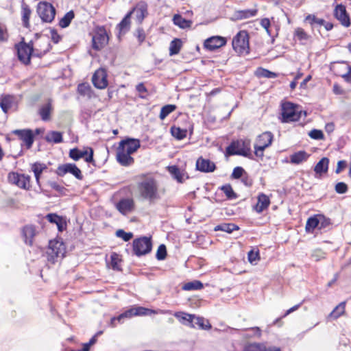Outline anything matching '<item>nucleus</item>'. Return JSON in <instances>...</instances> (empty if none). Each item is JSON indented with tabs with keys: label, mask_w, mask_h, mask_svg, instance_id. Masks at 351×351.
I'll return each instance as SVG.
<instances>
[{
	"label": "nucleus",
	"mask_w": 351,
	"mask_h": 351,
	"mask_svg": "<svg viewBox=\"0 0 351 351\" xmlns=\"http://www.w3.org/2000/svg\"><path fill=\"white\" fill-rule=\"evenodd\" d=\"M93 47L96 50L102 49L108 42V37L106 32H97L92 38Z\"/></svg>",
	"instance_id": "20"
},
{
	"label": "nucleus",
	"mask_w": 351,
	"mask_h": 351,
	"mask_svg": "<svg viewBox=\"0 0 351 351\" xmlns=\"http://www.w3.org/2000/svg\"><path fill=\"white\" fill-rule=\"evenodd\" d=\"M258 13L257 9H247L237 10L234 12V16L237 20H242L255 16Z\"/></svg>",
	"instance_id": "26"
},
{
	"label": "nucleus",
	"mask_w": 351,
	"mask_h": 351,
	"mask_svg": "<svg viewBox=\"0 0 351 351\" xmlns=\"http://www.w3.org/2000/svg\"><path fill=\"white\" fill-rule=\"evenodd\" d=\"M119 258L117 254L111 255V266L114 270H120L118 265Z\"/></svg>",
	"instance_id": "60"
},
{
	"label": "nucleus",
	"mask_w": 351,
	"mask_h": 351,
	"mask_svg": "<svg viewBox=\"0 0 351 351\" xmlns=\"http://www.w3.org/2000/svg\"><path fill=\"white\" fill-rule=\"evenodd\" d=\"M131 12H128L121 21L117 25V28L119 31V34H125L130 29Z\"/></svg>",
	"instance_id": "30"
},
{
	"label": "nucleus",
	"mask_w": 351,
	"mask_h": 351,
	"mask_svg": "<svg viewBox=\"0 0 351 351\" xmlns=\"http://www.w3.org/2000/svg\"><path fill=\"white\" fill-rule=\"evenodd\" d=\"M74 16L75 14L73 10L66 12L64 16L60 20L59 25L62 28L68 27L70 25L71 21L73 19Z\"/></svg>",
	"instance_id": "43"
},
{
	"label": "nucleus",
	"mask_w": 351,
	"mask_h": 351,
	"mask_svg": "<svg viewBox=\"0 0 351 351\" xmlns=\"http://www.w3.org/2000/svg\"><path fill=\"white\" fill-rule=\"evenodd\" d=\"M167 256V248L164 244H161L159 245L156 257L158 261L164 260Z\"/></svg>",
	"instance_id": "51"
},
{
	"label": "nucleus",
	"mask_w": 351,
	"mask_h": 351,
	"mask_svg": "<svg viewBox=\"0 0 351 351\" xmlns=\"http://www.w3.org/2000/svg\"><path fill=\"white\" fill-rule=\"evenodd\" d=\"M243 351H281L275 346L267 347L263 343H250L245 346Z\"/></svg>",
	"instance_id": "22"
},
{
	"label": "nucleus",
	"mask_w": 351,
	"mask_h": 351,
	"mask_svg": "<svg viewBox=\"0 0 351 351\" xmlns=\"http://www.w3.org/2000/svg\"><path fill=\"white\" fill-rule=\"evenodd\" d=\"M227 43L225 37L215 36L207 38L204 43V47L209 51H214L223 46Z\"/></svg>",
	"instance_id": "16"
},
{
	"label": "nucleus",
	"mask_w": 351,
	"mask_h": 351,
	"mask_svg": "<svg viewBox=\"0 0 351 351\" xmlns=\"http://www.w3.org/2000/svg\"><path fill=\"white\" fill-rule=\"evenodd\" d=\"M52 110V106L50 102H48L41 106L39 109V114L43 121H48L50 119V114Z\"/></svg>",
	"instance_id": "36"
},
{
	"label": "nucleus",
	"mask_w": 351,
	"mask_h": 351,
	"mask_svg": "<svg viewBox=\"0 0 351 351\" xmlns=\"http://www.w3.org/2000/svg\"><path fill=\"white\" fill-rule=\"evenodd\" d=\"M335 16L345 27L350 25V20L347 14L346 7L343 5H337L335 9Z\"/></svg>",
	"instance_id": "19"
},
{
	"label": "nucleus",
	"mask_w": 351,
	"mask_h": 351,
	"mask_svg": "<svg viewBox=\"0 0 351 351\" xmlns=\"http://www.w3.org/2000/svg\"><path fill=\"white\" fill-rule=\"evenodd\" d=\"M32 11L29 7L26 4L22 5V21L24 27H29V18Z\"/></svg>",
	"instance_id": "39"
},
{
	"label": "nucleus",
	"mask_w": 351,
	"mask_h": 351,
	"mask_svg": "<svg viewBox=\"0 0 351 351\" xmlns=\"http://www.w3.org/2000/svg\"><path fill=\"white\" fill-rule=\"evenodd\" d=\"M305 20L309 22L311 25L317 24L319 25H322L325 23V21L324 19L317 18L315 15L313 14H308L306 17Z\"/></svg>",
	"instance_id": "53"
},
{
	"label": "nucleus",
	"mask_w": 351,
	"mask_h": 351,
	"mask_svg": "<svg viewBox=\"0 0 351 351\" xmlns=\"http://www.w3.org/2000/svg\"><path fill=\"white\" fill-rule=\"evenodd\" d=\"M244 143L239 141L232 142L226 149V156L239 155L247 156L249 149L243 147Z\"/></svg>",
	"instance_id": "14"
},
{
	"label": "nucleus",
	"mask_w": 351,
	"mask_h": 351,
	"mask_svg": "<svg viewBox=\"0 0 351 351\" xmlns=\"http://www.w3.org/2000/svg\"><path fill=\"white\" fill-rule=\"evenodd\" d=\"M270 201L269 197L265 194H261L258 197V201L255 206V209L258 212H262L269 205Z\"/></svg>",
	"instance_id": "29"
},
{
	"label": "nucleus",
	"mask_w": 351,
	"mask_h": 351,
	"mask_svg": "<svg viewBox=\"0 0 351 351\" xmlns=\"http://www.w3.org/2000/svg\"><path fill=\"white\" fill-rule=\"evenodd\" d=\"M233 49L240 55L248 54L250 52L249 35L246 31L239 32L234 36L232 42Z\"/></svg>",
	"instance_id": "5"
},
{
	"label": "nucleus",
	"mask_w": 351,
	"mask_h": 351,
	"mask_svg": "<svg viewBox=\"0 0 351 351\" xmlns=\"http://www.w3.org/2000/svg\"><path fill=\"white\" fill-rule=\"evenodd\" d=\"M256 76L259 77H265V78H275L278 76V74L272 71H270L266 69H263L262 67L258 68L256 71Z\"/></svg>",
	"instance_id": "45"
},
{
	"label": "nucleus",
	"mask_w": 351,
	"mask_h": 351,
	"mask_svg": "<svg viewBox=\"0 0 351 351\" xmlns=\"http://www.w3.org/2000/svg\"><path fill=\"white\" fill-rule=\"evenodd\" d=\"M115 235L119 238H121L124 241H129L134 236L132 232H126L123 229L117 230Z\"/></svg>",
	"instance_id": "50"
},
{
	"label": "nucleus",
	"mask_w": 351,
	"mask_h": 351,
	"mask_svg": "<svg viewBox=\"0 0 351 351\" xmlns=\"http://www.w3.org/2000/svg\"><path fill=\"white\" fill-rule=\"evenodd\" d=\"M294 35L300 41L307 40L309 38L308 35L305 32V31L300 27L295 29Z\"/></svg>",
	"instance_id": "52"
},
{
	"label": "nucleus",
	"mask_w": 351,
	"mask_h": 351,
	"mask_svg": "<svg viewBox=\"0 0 351 351\" xmlns=\"http://www.w3.org/2000/svg\"><path fill=\"white\" fill-rule=\"evenodd\" d=\"M51 38L54 43H58L60 39V36L58 34L57 31L54 29L50 30Z\"/></svg>",
	"instance_id": "62"
},
{
	"label": "nucleus",
	"mask_w": 351,
	"mask_h": 351,
	"mask_svg": "<svg viewBox=\"0 0 351 351\" xmlns=\"http://www.w3.org/2000/svg\"><path fill=\"white\" fill-rule=\"evenodd\" d=\"M174 317L183 325L192 328L194 315L189 314L182 311L176 312Z\"/></svg>",
	"instance_id": "25"
},
{
	"label": "nucleus",
	"mask_w": 351,
	"mask_h": 351,
	"mask_svg": "<svg viewBox=\"0 0 351 351\" xmlns=\"http://www.w3.org/2000/svg\"><path fill=\"white\" fill-rule=\"evenodd\" d=\"M168 171L171 176L179 183H182L185 179L189 178L184 171L180 170L176 165L168 167Z\"/></svg>",
	"instance_id": "24"
},
{
	"label": "nucleus",
	"mask_w": 351,
	"mask_h": 351,
	"mask_svg": "<svg viewBox=\"0 0 351 351\" xmlns=\"http://www.w3.org/2000/svg\"><path fill=\"white\" fill-rule=\"evenodd\" d=\"M335 191H336V192L337 193L343 194V193L347 192V191H348V186L344 182H338L335 185Z\"/></svg>",
	"instance_id": "58"
},
{
	"label": "nucleus",
	"mask_w": 351,
	"mask_h": 351,
	"mask_svg": "<svg viewBox=\"0 0 351 351\" xmlns=\"http://www.w3.org/2000/svg\"><path fill=\"white\" fill-rule=\"evenodd\" d=\"M171 132L173 137L178 140H182L186 136L187 130L179 127L173 126L171 128Z\"/></svg>",
	"instance_id": "44"
},
{
	"label": "nucleus",
	"mask_w": 351,
	"mask_h": 351,
	"mask_svg": "<svg viewBox=\"0 0 351 351\" xmlns=\"http://www.w3.org/2000/svg\"><path fill=\"white\" fill-rule=\"evenodd\" d=\"M134 254L137 256H141L149 254L152 249L151 237H142L136 239L132 242Z\"/></svg>",
	"instance_id": "6"
},
{
	"label": "nucleus",
	"mask_w": 351,
	"mask_h": 351,
	"mask_svg": "<svg viewBox=\"0 0 351 351\" xmlns=\"http://www.w3.org/2000/svg\"><path fill=\"white\" fill-rule=\"evenodd\" d=\"M47 168V165L44 163L35 162L32 166V169L34 173V176L38 184H40V178L43 171Z\"/></svg>",
	"instance_id": "33"
},
{
	"label": "nucleus",
	"mask_w": 351,
	"mask_h": 351,
	"mask_svg": "<svg viewBox=\"0 0 351 351\" xmlns=\"http://www.w3.org/2000/svg\"><path fill=\"white\" fill-rule=\"evenodd\" d=\"M270 21L267 18H264L261 21V25L266 30L268 35L271 36V31L269 29Z\"/></svg>",
	"instance_id": "59"
},
{
	"label": "nucleus",
	"mask_w": 351,
	"mask_h": 351,
	"mask_svg": "<svg viewBox=\"0 0 351 351\" xmlns=\"http://www.w3.org/2000/svg\"><path fill=\"white\" fill-rule=\"evenodd\" d=\"M196 169L202 172H213L216 169L215 164L209 159L199 157L196 162Z\"/></svg>",
	"instance_id": "18"
},
{
	"label": "nucleus",
	"mask_w": 351,
	"mask_h": 351,
	"mask_svg": "<svg viewBox=\"0 0 351 351\" xmlns=\"http://www.w3.org/2000/svg\"><path fill=\"white\" fill-rule=\"evenodd\" d=\"M221 189L225 193L228 199H234L237 197V194L233 191L230 184L222 186Z\"/></svg>",
	"instance_id": "48"
},
{
	"label": "nucleus",
	"mask_w": 351,
	"mask_h": 351,
	"mask_svg": "<svg viewBox=\"0 0 351 351\" xmlns=\"http://www.w3.org/2000/svg\"><path fill=\"white\" fill-rule=\"evenodd\" d=\"M302 113L306 116V113L303 112L298 106L291 102H285L282 105L281 121L282 123L298 121Z\"/></svg>",
	"instance_id": "3"
},
{
	"label": "nucleus",
	"mask_w": 351,
	"mask_h": 351,
	"mask_svg": "<svg viewBox=\"0 0 351 351\" xmlns=\"http://www.w3.org/2000/svg\"><path fill=\"white\" fill-rule=\"evenodd\" d=\"M19 60L25 64L30 63L31 56L33 52V44L26 43L23 41L16 45Z\"/></svg>",
	"instance_id": "9"
},
{
	"label": "nucleus",
	"mask_w": 351,
	"mask_h": 351,
	"mask_svg": "<svg viewBox=\"0 0 351 351\" xmlns=\"http://www.w3.org/2000/svg\"><path fill=\"white\" fill-rule=\"evenodd\" d=\"M329 159L328 158H322L315 166L314 171L316 174L322 176V173H326L328 169Z\"/></svg>",
	"instance_id": "28"
},
{
	"label": "nucleus",
	"mask_w": 351,
	"mask_h": 351,
	"mask_svg": "<svg viewBox=\"0 0 351 351\" xmlns=\"http://www.w3.org/2000/svg\"><path fill=\"white\" fill-rule=\"evenodd\" d=\"M89 154H88V150H80L77 148L71 149L69 151V157L75 161L79 160L80 158H84V160L86 162L92 163L94 162L93 159V149L88 148Z\"/></svg>",
	"instance_id": "13"
},
{
	"label": "nucleus",
	"mask_w": 351,
	"mask_h": 351,
	"mask_svg": "<svg viewBox=\"0 0 351 351\" xmlns=\"http://www.w3.org/2000/svg\"><path fill=\"white\" fill-rule=\"evenodd\" d=\"M248 261L252 263L254 261H256L259 258V253L258 252H254L251 250L247 254Z\"/></svg>",
	"instance_id": "61"
},
{
	"label": "nucleus",
	"mask_w": 351,
	"mask_h": 351,
	"mask_svg": "<svg viewBox=\"0 0 351 351\" xmlns=\"http://www.w3.org/2000/svg\"><path fill=\"white\" fill-rule=\"evenodd\" d=\"M47 184L53 189H54L58 192H61L64 189L63 186H60L55 181H48Z\"/></svg>",
	"instance_id": "64"
},
{
	"label": "nucleus",
	"mask_w": 351,
	"mask_h": 351,
	"mask_svg": "<svg viewBox=\"0 0 351 351\" xmlns=\"http://www.w3.org/2000/svg\"><path fill=\"white\" fill-rule=\"evenodd\" d=\"M13 103V97L10 95H5L1 99L0 102V106L2 110L5 113H7L8 110L12 107Z\"/></svg>",
	"instance_id": "38"
},
{
	"label": "nucleus",
	"mask_w": 351,
	"mask_h": 351,
	"mask_svg": "<svg viewBox=\"0 0 351 351\" xmlns=\"http://www.w3.org/2000/svg\"><path fill=\"white\" fill-rule=\"evenodd\" d=\"M128 311L130 313V317L138 315H148L154 313V311L142 306L132 308L128 309Z\"/></svg>",
	"instance_id": "34"
},
{
	"label": "nucleus",
	"mask_w": 351,
	"mask_h": 351,
	"mask_svg": "<svg viewBox=\"0 0 351 351\" xmlns=\"http://www.w3.org/2000/svg\"><path fill=\"white\" fill-rule=\"evenodd\" d=\"M204 287L203 283L199 280H193L185 283L182 289L184 291L200 290Z\"/></svg>",
	"instance_id": "40"
},
{
	"label": "nucleus",
	"mask_w": 351,
	"mask_h": 351,
	"mask_svg": "<svg viewBox=\"0 0 351 351\" xmlns=\"http://www.w3.org/2000/svg\"><path fill=\"white\" fill-rule=\"evenodd\" d=\"M56 173L60 177H63L66 173H69L79 180H83L84 178L81 170L74 163H66L59 165Z\"/></svg>",
	"instance_id": "10"
},
{
	"label": "nucleus",
	"mask_w": 351,
	"mask_h": 351,
	"mask_svg": "<svg viewBox=\"0 0 351 351\" xmlns=\"http://www.w3.org/2000/svg\"><path fill=\"white\" fill-rule=\"evenodd\" d=\"M274 136L270 132H265L260 134L254 144V154L257 157L263 158L264 150L271 145Z\"/></svg>",
	"instance_id": "7"
},
{
	"label": "nucleus",
	"mask_w": 351,
	"mask_h": 351,
	"mask_svg": "<svg viewBox=\"0 0 351 351\" xmlns=\"http://www.w3.org/2000/svg\"><path fill=\"white\" fill-rule=\"evenodd\" d=\"M245 173V170L241 167H237L233 169L231 177L233 179H239L242 177L243 173Z\"/></svg>",
	"instance_id": "57"
},
{
	"label": "nucleus",
	"mask_w": 351,
	"mask_h": 351,
	"mask_svg": "<svg viewBox=\"0 0 351 351\" xmlns=\"http://www.w3.org/2000/svg\"><path fill=\"white\" fill-rule=\"evenodd\" d=\"M130 311L127 310L119 316L111 318V325L114 327L117 326L116 322L121 323L125 318H130Z\"/></svg>",
	"instance_id": "49"
},
{
	"label": "nucleus",
	"mask_w": 351,
	"mask_h": 351,
	"mask_svg": "<svg viewBox=\"0 0 351 351\" xmlns=\"http://www.w3.org/2000/svg\"><path fill=\"white\" fill-rule=\"evenodd\" d=\"M141 143L138 139L127 138L122 140L117 149V160L123 166L127 167L134 163L131 154L137 151Z\"/></svg>",
	"instance_id": "2"
},
{
	"label": "nucleus",
	"mask_w": 351,
	"mask_h": 351,
	"mask_svg": "<svg viewBox=\"0 0 351 351\" xmlns=\"http://www.w3.org/2000/svg\"><path fill=\"white\" fill-rule=\"evenodd\" d=\"M346 302H341L339 304L333 311L330 313V317L334 319H337L345 312Z\"/></svg>",
	"instance_id": "46"
},
{
	"label": "nucleus",
	"mask_w": 351,
	"mask_h": 351,
	"mask_svg": "<svg viewBox=\"0 0 351 351\" xmlns=\"http://www.w3.org/2000/svg\"><path fill=\"white\" fill-rule=\"evenodd\" d=\"M23 141L27 149H30L34 141V133L31 129L14 130L12 132Z\"/></svg>",
	"instance_id": "12"
},
{
	"label": "nucleus",
	"mask_w": 351,
	"mask_h": 351,
	"mask_svg": "<svg viewBox=\"0 0 351 351\" xmlns=\"http://www.w3.org/2000/svg\"><path fill=\"white\" fill-rule=\"evenodd\" d=\"M308 135L311 138L315 140H321L324 138V134L322 131L319 130L313 129L309 132Z\"/></svg>",
	"instance_id": "56"
},
{
	"label": "nucleus",
	"mask_w": 351,
	"mask_h": 351,
	"mask_svg": "<svg viewBox=\"0 0 351 351\" xmlns=\"http://www.w3.org/2000/svg\"><path fill=\"white\" fill-rule=\"evenodd\" d=\"M309 157V154L305 151H299L294 153L291 156V162L293 164H300L304 161H306Z\"/></svg>",
	"instance_id": "31"
},
{
	"label": "nucleus",
	"mask_w": 351,
	"mask_h": 351,
	"mask_svg": "<svg viewBox=\"0 0 351 351\" xmlns=\"http://www.w3.org/2000/svg\"><path fill=\"white\" fill-rule=\"evenodd\" d=\"M239 226L234 223H222L215 227L214 230H222L227 233H231L234 230H239Z\"/></svg>",
	"instance_id": "42"
},
{
	"label": "nucleus",
	"mask_w": 351,
	"mask_h": 351,
	"mask_svg": "<svg viewBox=\"0 0 351 351\" xmlns=\"http://www.w3.org/2000/svg\"><path fill=\"white\" fill-rule=\"evenodd\" d=\"M45 140L49 143H60L63 141L62 134L57 131H51L45 136Z\"/></svg>",
	"instance_id": "32"
},
{
	"label": "nucleus",
	"mask_w": 351,
	"mask_h": 351,
	"mask_svg": "<svg viewBox=\"0 0 351 351\" xmlns=\"http://www.w3.org/2000/svg\"><path fill=\"white\" fill-rule=\"evenodd\" d=\"M141 197L151 203L160 200L166 193L165 188H158L156 180L153 178H147L140 182L137 186Z\"/></svg>",
	"instance_id": "1"
},
{
	"label": "nucleus",
	"mask_w": 351,
	"mask_h": 351,
	"mask_svg": "<svg viewBox=\"0 0 351 351\" xmlns=\"http://www.w3.org/2000/svg\"><path fill=\"white\" fill-rule=\"evenodd\" d=\"M37 13L43 22L51 23L55 18L56 9L50 3L40 1L37 5Z\"/></svg>",
	"instance_id": "8"
},
{
	"label": "nucleus",
	"mask_w": 351,
	"mask_h": 351,
	"mask_svg": "<svg viewBox=\"0 0 351 351\" xmlns=\"http://www.w3.org/2000/svg\"><path fill=\"white\" fill-rule=\"evenodd\" d=\"M38 232V230L34 226H25L22 230L25 243L29 245H32L33 243V239Z\"/></svg>",
	"instance_id": "21"
},
{
	"label": "nucleus",
	"mask_w": 351,
	"mask_h": 351,
	"mask_svg": "<svg viewBox=\"0 0 351 351\" xmlns=\"http://www.w3.org/2000/svg\"><path fill=\"white\" fill-rule=\"evenodd\" d=\"M176 106L173 104H167L162 107L159 117L161 120H164L169 114L176 109Z\"/></svg>",
	"instance_id": "47"
},
{
	"label": "nucleus",
	"mask_w": 351,
	"mask_h": 351,
	"mask_svg": "<svg viewBox=\"0 0 351 351\" xmlns=\"http://www.w3.org/2000/svg\"><path fill=\"white\" fill-rule=\"evenodd\" d=\"M93 85L99 89H104L108 86L107 73L105 69L97 70L92 77Z\"/></svg>",
	"instance_id": "15"
},
{
	"label": "nucleus",
	"mask_w": 351,
	"mask_h": 351,
	"mask_svg": "<svg viewBox=\"0 0 351 351\" xmlns=\"http://www.w3.org/2000/svg\"><path fill=\"white\" fill-rule=\"evenodd\" d=\"M129 12H131V15L135 14L137 22L141 23L148 14L147 4L141 1Z\"/></svg>",
	"instance_id": "17"
},
{
	"label": "nucleus",
	"mask_w": 351,
	"mask_h": 351,
	"mask_svg": "<svg viewBox=\"0 0 351 351\" xmlns=\"http://www.w3.org/2000/svg\"><path fill=\"white\" fill-rule=\"evenodd\" d=\"M136 37L140 43H143L145 39V34L143 28H138L136 29Z\"/></svg>",
	"instance_id": "63"
},
{
	"label": "nucleus",
	"mask_w": 351,
	"mask_h": 351,
	"mask_svg": "<svg viewBox=\"0 0 351 351\" xmlns=\"http://www.w3.org/2000/svg\"><path fill=\"white\" fill-rule=\"evenodd\" d=\"M136 90L139 93L141 98L145 99L147 95V89L143 83H139L136 86Z\"/></svg>",
	"instance_id": "55"
},
{
	"label": "nucleus",
	"mask_w": 351,
	"mask_h": 351,
	"mask_svg": "<svg viewBox=\"0 0 351 351\" xmlns=\"http://www.w3.org/2000/svg\"><path fill=\"white\" fill-rule=\"evenodd\" d=\"M134 208V200L131 198L121 199L117 204V208L123 214L130 212Z\"/></svg>",
	"instance_id": "23"
},
{
	"label": "nucleus",
	"mask_w": 351,
	"mask_h": 351,
	"mask_svg": "<svg viewBox=\"0 0 351 351\" xmlns=\"http://www.w3.org/2000/svg\"><path fill=\"white\" fill-rule=\"evenodd\" d=\"M173 23L180 28L184 29L191 27L192 21L186 20L180 14L174 15L173 18Z\"/></svg>",
	"instance_id": "35"
},
{
	"label": "nucleus",
	"mask_w": 351,
	"mask_h": 351,
	"mask_svg": "<svg viewBox=\"0 0 351 351\" xmlns=\"http://www.w3.org/2000/svg\"><path fill=\"white\" fill-rule=\"evenodd\" d=\"M8 180L10 183L14 184L19 188L28 189L30 186V177L16 172L8 173Z\"/></svg>",
	"instance_id": "11"
},
{
	"label": "nucleus",
	"mask_w": 351,
	"mask_h": 351,
	"mask_svg": "<svg viewBox=\"0 0 351 351\" xmlns=\"http://www.w3.org/2000/svg\"><path fill=\"white\" fill-rule=\"evenodd\" d=\"M77 92L82 96H86L90 98L93 94L90 86L87 83L80 84L77 86Z\"/></svg>",
	"instance_id": "41"
},
{
	"label": "nucleus",
	"mask_w": 351,
	"mask_h": 351,
	"mask_svg": "<svg viewBox=\"0 0 351 351\" xmlns=\"http://www.w3.org/2000/svg\"><path fill=\"white\" fill-rule=\"evenodd\" d=\"M193 321V326H192V328H194L197 327L202 330H209L212 327L208 320L202 317H198L194 315Z\"/></svg>",
	"instance_id": "27"
},
{
	"label": "nucleus",
	"mask_w": 351,
	"mask_h": 351,
	"mask_svg": "<svg viewBox=\"0 0 351 351\" xmlns=\"http://www.w3.org/2000/svg\"><path fill=\"white\" fill-rule=\"evenodd\" d=\"M66 253V246L62 239L57 238L50 240L47 250V260L51 263H55L58 257H63Z\"/></svg>",
	"instance_id": "4"
},
{
	"label": "nucleus",
	"mask_w": 351,
	"mask_h": 351,
	"mask_svg": "<svg viewBox=\"0 0 351 351\" xmlns=\"http://www.w3.org/2000/svg\"><path fill=\"white\" fill-rule=\"evenodd\" d=\"M320 221H306V231L313 232L315 228H318Z\"/></svg>",
	"instance_id": "54"
},
{
	"label": "nucleus",
	"mask_w": 351,
	"mask_h": 351,
	"mask_svg": "<svg viewBox=\"0 0 351 351\" xmlns=\"http://www.w3.org/2000/svg\"><path fill=\"white\" fill-rule=\"evenodd\" d=\"M182 45V42L180 38H174L169 46V55L173 56L178 54Z\"/></svg>",
	"instance_id": "37"
}]
</instances>
